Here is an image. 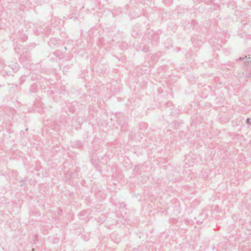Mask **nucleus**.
<instances>
[{
    "label": "nucleus",
    "instance_id": "f257e3e1",
    "mask_svg": "<svg viewBox=\"0 0 251 251\" xmlns=\"http://www.w3.org/2000/svg\"><path fill=\"white\" fill-rule=\"evenodd\" d=\"M223 36L221 38L218 36V39H217L216 37H214L213 38H211L209 40V43L211 45L214 46L216 48V49L219 50L220 48H222V44H224V41L223 40Z\"/></svg>",
    "mask_w": 251,
    "mask_h": 251
},
{
    "label": "nucleus",
    "instance_id": "f03ea898",
    "mask_svg": "<svg viewBox=\"0 0 251 251\" xmlns=\"http://www.w3.org/2000/svg\"><path fill=\"white\" fill-rule=\"evenodd\" d=\"M49 57L52 61H58L64 57L63 53L60 50H56L55 51L50 53Z\"/></svg>",
    "mask_w": 251,
    "mask_h": 251
},
{
    "label": "nucleus",
    "instance_id": "7ed1b4c3",
    "mask_svg": "<svg viewBox=\"0 0 251 251\" xmlns=\"http://www.w3.org/2000/svg\"><path fill=\"white\" fill-rule=\"evenodd\" d=\"M236 62L238 63L239 61H243L244 65H249L251 69V57H247L246 55L244 57H240L236 60Z\"/></svg>",
    "mask_w": 251,
    "mask_h": 251
},
{
    "label": "nucleus",
    "instance_id": "20e7f679",
    "mask_svg": "<svg viewBox=\"0 0 251 251\" xmlns=\"http://www.w3.org/2000/svg\"><path fill=\"white\" fill-rule=\"evenodd\" d=\"M31 60V57L27 53H23L21 54L19 61L22 63H25L26 62H29Z\"/></svg>",
    "mask_w": 251,
    "mask_h": 251
},
{
    "label": "nucleus",
    "instance_id": "39448f33",
    "mask_svg": "<svg viewBox=\"0 0 251 251\" xmlns=\"http://www.w3.org/2000/svg\"><path fill=\"white\" fill-rule=\"evenodd\" d=\"M198 37H193L191 38V41L193 44V46L196 48L200 49L202 43V41L197 39Z\"/></svg>",
    "mask_w": 251,
    "mask_h": 251
},
{
    "label": "nucleus",
    "instance_id": "423d86ee",
    "mask_svg": "<svg viewBox=\"0 0 251 251\" xmlns=\"http://www.w3.org/2000/svg\"><path fill=\"white\" fill-rule=\"evenodd\" d=\"M16 36H18V38L23 42L27 40V36L24 33L23 30L18 31Z\"/></svg>",
    "mask_w": 251,
    "mask_h": 251
},
{
    "label": "nucleus",
    "instance_id": "0eeeda50",
    "mask_svg": "<svg viewBox=\"0 0 251 251\" xmlns=\"http://www.w3.org/2000/svg\"><path fill=\"white\" fill-rule=\"evenodd\" d=\"M60 41L56 38H51L50 40L48 42L49 45L51 47L53 48L55 46L59 44Z\"/></svg>",
    "mask_w": 251,
    "mask_h": 251
},
{
    "label": "nucleus",
    "instance_id": "6e6552de",
    "mask_svg": "<svg viewBox=\"0 0 251 251\" xmlns=\"http://www.w3.org/2000/svg\"><path fill=\"white\" fill-rule=\"evenodd\" d=\"M88 212L86 210L81 211L79 214L80 220L84 221L85 222H87L89 220V219L88 217Z\"/></svg>",
    "mask_w": 251,
    "mask_h": 251
},
{
    "label": "nucleus",
    "instance_id": "1a4fd4ad",
    "mask_svg": "<svg viewBox=\"0 0 251 251\" xmlns=\"http://www.w3.org/2000/svg\"><path fill=\"white\" fill-rule=\"evenodd\" d=\"M153 37L151 39V43L153 45H156L159 42V34L156 32H152Z\"/></svg>",
    "mask_w": 251,
    "mask_h": 251
},
{
    "label": "nucleus",
    "instance_id": "9d476101",
    "mask_svg": "<svg viewBox=\"0 0 251 251\" xmlns=\"http://www.w3.org/2000/svg\"><path fill=\"white\" fill-rule=\"evenodd\" d=\"M9 66L12 69L14 73H16L18 72L19 69H20V66L18 63L16 62V60L14 63H12L11 64L9 65Z\"/></svg>",
    "mask_w": 251,
    "mask_h": 251
},
{
    "label": "nucleus",
    "instance_id": "9b49d317",
    "mask_svg": "<svg viewBox=\"0 0 251 251\" xmlns=\"http://www.w3.org/2000/svg\"><path fill=\"white\" fill-rule=\"evenodd\" d=\"M76 102H73L72 103H69L67 105V106L68 107L69 111L72 113H74L75 111V105H76Z\"/></svg>",
    "mask_w": 251,
    "mask_h": 251
},
{
    "label": "nucleus",
    "instance_id": "f8f14e48",
    "mask_svg": "<svg viewBox=\"0 0 251 251\" xmlns=\"http://www.w3.org/2000/svg\"><path fill=\"white\" fill-rule=\"evenodd\" d=\"M152 32H153V30L147 32L144 36V40H148L151 43V39H152L153 37Z\"/></svg>",
    "mask_w": 251,
    "mask_h": 251
},
{
    "label": "nucleus",
    "instance_id": "ddd939ff",
    "mask_svg": "<svg viewBox=\"0 0 251 251\" xmlns=\"http://www.w3.org/2000/svg\"><path fill=\"white\" fill-rule=\"evenodd\" d=\"M76 175V173L74 172L68 171L65 175L66 179L69 180L73 178Z\"/></svg>",
    "mask_w": 251,
    "mask_h": 251
},
{
    "label": "nucleus",
    "instance_id": "4468645a",
    "mask_svg": "<svg viewBox=\"0 0 251 251\" xmlns=\"http://www.w3.org/2000/svg\"><path fill=\"white\" fill-rule=\"evenodd\" d=\"M126 120L125 117H123L122 120L119 118L117 119V122L120 126H123L126 124Z\"/></svg>",
    "mask_w": 251,
    "mask_h": 251
},
{
    "label": "nucleus",
    "instance_id": "2eb2a0df",
    "mask_svg": "<svg viewBox=\"0 0 251 251\" xmlns=\"http://www.w3.org/2000/svg\"><path fill=\"white\" fill-rule=\"evenodd\" d=\"M172 123L173 124V126H174V128L175 129H177L179 126L182 124V121H177V120H175L174 121H173L172 122Z\"/></svg>",
    "mask_w": 251,
    "mask_h": 251
},
{
    "label": "nucleus",
    "instance_id": "dca6fc26",
    "mask_svg": "<svg viewBox=\"0 0 251 251\" xmlns=\"http://www.w3.org/2000/svg\"><path fill=\"white\" fill-rule=\"evenodd\" d=\"M148 127L147 124L145 123H142L139 124V128L141 130H145Z\"/></svg>",
    "mask_w": 251,
    "mask_h": 251
},
{
    "label": "nucleus",
    "instance_id": "f3484780",
    "mask_svg": "<svg viewBox=\"0 0 251 251\" xmlns=\"http://www.w3.org/2000/svg\"><path fill=\"white\" fill-rule=\"evenodd\" d=\"M98 45L100 47H102L104 45V39L103 37L99 38L98 39V41L97 43Z\"/></svg>",
    "mask_w": 251,
    "mask_h": 251
},
{
    "label": "nucleus",
    "instance_id": "a211bd4d",
    "mask_svg": "<svg viewBox=\"0 0 251 251\" xmlns=\"http://www.w3.org/2000/svg\"><path fill=\"white\" fill-rule=\"evenodd\" d=\"M23 49V48L22 45H17L16 46H14V50L18 54L21 53V50Z\"/></svg>",
    "mask_w": 251,
    "mask_h": 251
},
{
    "label": "nucleus",
    "instance_id": "6ab92c4d",
    "mask_svg": "<svg viewBox=\"0 0 251 251\" xmlns=\"http://www.w3.org/2000/svg\"><path fill=\"white\" fill-rule=\"evenodd\" d=\"M37 89V85L33 84V85H31V86L30 87L29 91H30V92H31V93H35L36 92Z\"/></svg>",
    "mask_w": 251,
    "mask_h": 251
},
{
    "label": "nucleus",
    "instance_id": "aec40b11",
    "mask_svg": "<svg viewBox=\"0 0 251 251\" xmlns=\"http://www.w3.org/2000/svg\"><path fill=\"white\" fill-rule=\"evenodd\" d=\"M83 142L80 141H76L75 142V146L78 149H82L83 147Z\"/></svg>",
    "mask_w": 251,
    "mask_h": 251
},
{
    "label": "nucleus",
    "instance_id": "412c9836",
    "mask_svg": "<svg viewBox=\"0 0 251 251\" xmlns=\"http://www.w3.org/2000/svg\"><path fill=\"white\" fill-rule=\"evenodd\" d=\"M222 51L226 55H228L231 52V49L224 48L222 50Z\"/></svg>",
    "mask_w": 251,
    "mask_h": 251
},
{
    "label": "nucleus",
    "instance_id": "4be33fe9",
    "mask_svg": "<svg viewBox=\"0 0 251 251\" xmlns=\"http://www.w3.org/2000/svg\"><path fill=\"white\" fill-rule=\"evenodd\" d=\"M91 161V163L93 164V165L94 166H95V167L96 168H97V167H98V161H97L96 160L92 159Z\"/></svg>",
    "mask_w": 251,
    "mask_h": 251
},
{
    "label": "nucleus",
    "instance_id": "5701e85b",
    "mask_svg": "<svg viewBox=\"0 0 251 251\" xmlns=\"http://www.w3.org/2000/svg\"><path fill=\"white\" fill-rule=\"evenodd\" d=\"M228 66L229 67L228 68V69L230 70L232 68L235 67V63L233 62H228Z\"/></svg>",
    "mask_w": 251,
    "mask_h": 251
},
{
    "label": "nucleus",
    "instance_id": "b1692460",
    "mask_svg": "<svg viewBox=\"0 0 251 251\" xmlns=\"http://www.w3.org/2000/svg\"><path fill=\"white\" fill-rule=\"evenodd\" d=\"M191 25L193 26L194 28H196V26L198 25V23L195 20H192L191 22Z\"/></svg>",
    "mask_w": 251,
    "mask_h": 251
},
{
    "label": "nucleus",
    "instance_id": "393cba45",
    "mask_svg": "<svg viewBox=\"0 0 251 251\" xmlns=\"http://www.w3.org/2000/svg\"><path fill=\"white\" fill-rule=\"evenodd\" d=\"M50 31H51V29H50V27H47L46 28V29H45V31H44V33H45V34H46L48 35V34H50Z\"/></svg>",
    "mask_w": 251,
    "mask_h": 251
},
{
    "label": "nucleus",
    "instance_id": "a878e982",
    "mask_svg": "<svg viewBox=\"0 0 251 251\" xmlns=\"http://www.w3.org/2000/svg\"><path fill=\"white\" fill-rule=\"evenodd\" d=\"M142 50L145 52H147L149 51V48L148 47L144 46Z\"/></svg>",
    "mask_w": 251,
    "mask_h": 251
},
{
    "label": "nucleus",
    "instance_id": "bb28decb",
    "mask_svg": "<svg viewBox=\"0 0 251 251\" xmlns=\"http://www.w3.org/2000/svg\"><path fill=\"white\" fill-rule=\"evenodd\" d=\"M4 65V61L0 58V67H2Z\"/></svg>",
    "mask_w": 251,
    "mask_h": 251
},
{
    "label": "nucleus",
    "instance_id": "cd10ccee",
    "mask_svg": "<svg viewBox=\"0 0 251 251\" xmlns=\"http://www.w3.org/2000/svg\"><path fill=\"white\" fill-rule=\"evenodd\" d=\"M246 123L249 125L251 124V119L250 118H247Z\"/></svg>",
    "mask_w": 251,
    "mask_h": 251
},
{
    "label": "nucleus",
    "instance_id": "c85d7f7f",
    "mask_svg": "<svg viewBox=\"0 0 251 251\" xmlns=\"http://www.w3.org/2000/svg\"><path fill=\"white\" fill-rule=\"evenodd\" d=\"M20 85H22V84L25 81V79H24V77L23 76H21V77L20 78Z\"/></svg>",
    "mask_w": 251,
    "mask_h": 251
},
{
    "label": "nucleus",
    "instance_id": "c756f323",
    "mask_svg": "<svg viewBox=\"0 0 251 251\" xmlns=\"http://www.w3.org/2000/svg\"><path fill=\"white\" fill-rule=\"evenodd\" d=\"M166 105L167 107H171V105H172V102H170V101H167L166 103Z\"/></svg>",
    "mask_w": 251,
    "mask_h": 251
},
{
    "label": "nucleus",
    "instance_id": "7c9ffc66",
    "mask_svg": "<svg viewBox=\"0 0 251 251\" xmlns=\"http://www.w3.org/2000/svg\"><path fill=\"white\" fill-rule=\"evenodd\" d=\"M137 250L140 251H142L143 250V248L142 246H139L138 247Z\"/></svg>",
    "mask_w": 251,
    "mask_h": 251
},
{
    "label": "nucleus",
    "instance_id": "2f4dec72",
    "mask_svg": "<svg viewBox=\"0 0 251 251\" xmlns=\"http://www.w3.org/2000/svg\"><path fill=\"white\" fill-rule=\"evenodd\" d=\"M15 86L18 90H20L21 89L20 86H19L18 85L15 84Z\"/></svg>",
    "mask_w": 251,
    "mask_h": 251
},
{
    "label": "nucleus",
    "instance_id": "473e14b6",
    "mask_svg": "<svg viewBox=\"0 0 251 251\" xmlns=\"http://www.w3.org/2000/svg\"><path fill=\"white\" fill-rule=\"evenodd\" d=\"M41 168V167H37L36 168V171H39L40 170Z\"/></svg>",
    "mask_w": 251,
    "mask_h": 251
},
{
    "label": "nucleus",
    "instance_id": "72a5a7b5",
    "mask_svg": "<svg viewBox=\"0 0 251 251\" xmlns=\"http://www.w3.org/2000/svg\"><path fill=\"white\" fill-rule=\"evenodd\" d=\"M186 57H188L189 56H190V53L186 54Z\"/></svg>",
    "mask_w": 251,
    "mask_h": 251
},
{
    "label": "nucleus",
    "instance_id": "f704fd0d",
    "mask_svg": "<svg viewBox=\"0 0 251 251\" xmlns=\"http://www.w3.org/2000/svg\"><path fill=\"white\" fill-rule=\"evenodd\" d=\"M84 240L85 241H87L88 239H86V237H85V238H84Z\"/></svg>",
    "mask_w": 251,
    "mask_h": 251
},
{
    "label": "nucleus",
    "instance_id": "c9c22d12",
    "mask_svg": "<svg viewBox=\"0 0 251 251\" xmlns=\"http://www.w3.org/2000/svg\"><path fill=\"white\" fill-rule=\"evenodd\" d=\"M84 240L85 241H87L88 239H86V237H85V238H84Z\"/></svg>",
    "mask_w": 251,
    "mask_h": 251
},
{
    "label": "nucleus",
    "instance_id": "e433bc0d",
    "mask_svg": "<svg viewBox=\"0 0 251 251\" xmlns=\"http://www.w3.org/2000/svg\"><path fill=\"white\" fill-rule=\"evenodd\" d=\"M6 74H7V72H5V74H4V75L3 74V76H4V75H6Z\"/></svg>",
    "mask_w": 251,
    "mask_h": 251
},
{
    "label": "nucleus",
    "instance_id": "4c0bfd02",
    "mask_svg": "<svg viewBox=\"0 0 251 251\" xmlns=\"http://www.w3.org/2000/svg\"><path fill=\"white\" fill-rule=\"evenodd\" d=\"M6 74H7V72H5V74H4V75L3 74V76H4V75H6Z\"/></svg>",
    "mask_w": 251,
    "mask_h": 251
},
{
    "label": "nucleus",
    "instance_id": "58836bf2",
    "mask_svg": "<svg viewBox=\"0 0 251 251\" xmlns=\"http://www.w3.org/2000/svg\"><path fill=\"white\" fill-rule=\"evenodd\" d=\"M6 74H7V72H5V74H4V75L3 74V76H4V75H6Z\"/></svg>",
    "mask_w": 251,
    "mask_h": 251
},
{
    "label": "nucleus",
    "instance_id": "ea45409f",
    "mask_svg": "<svg viewBox=\"0 0 251 251\" xmlns=\"http://www.w3.org/2000/svg\"><path fill=\"white\" fill-rule=\"evenodd\" d=\"M170 115H173V113H172V112H171V114H170Z\"/></svg>",
    "mask_w": 251,
    "mask_h": 251
},
{
    "label": "nucleus",
    "instance_id": "a19ab883",
    "mask_svg": "<svg viewBox=\"0 0 251 251\" xmlns=\"http://www.w3.org/2000/svg\"><path fill=\"white\" fill-rule=\"evenodd\" d=\"M217 251H221L219 249H218Z\"/></svg>",
    "mask_w": 251,
    "mask_h": 251
},
{
    "label": "nucleus",
    "instance_id": "79ce46f5",
    "mask_svg": "<svg viewBox=\"0 0 251 251\" xmlns=\"http://www.w3.org/2000/svg\"><path fill=\"white\" fill-rule=\"evenodd\" d=\"M65 49L66 50H67V48L66 47H64Z\"/></svg>",
    "mask_w": 251,
    "mask_h": 251
},
{
    "label": "nucleus",
    "instance_id": "37998d69",
    "mask_svg": "<svg viewBox=\"0 0 251 251\" xmlns=\"http://www.w3.org/2000/svg\"><path fill=\"white\" fill-rule=\"evenodd\" d=\"M114 223H116V220H115V221H114Z\"/></svg>",
    "mask_w": 251,
    "mask_h": 251
}]
</instances>
